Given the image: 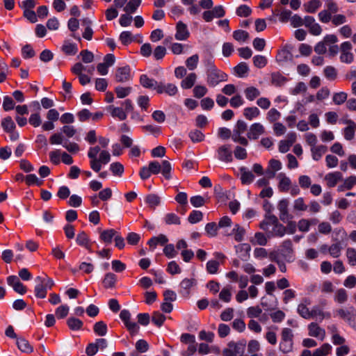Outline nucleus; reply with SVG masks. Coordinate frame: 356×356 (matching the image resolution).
I'll list each match as a JSON object with an SVG mask.
<instances>
[{"instance_id":"obj_1","label":"nucleus","mask_w":356,"mask_h":356,"mask_svg":"<svg viewBox=\"0 0 356 356\" xmlns=\"http://www.w3.org/2000/svg\"><path fill=\"white\" fill-rule=\"evenodd\" d=\"M259 227L266 232L268 238L282 237L286 233V227L279 222L275 215H265Z\"/></svg>"},{"instance_id":"obj_2","label":"nucleus","mask_w":356,"mask_h":356,"mask_svg":"<svg viewBox=\"0 0 356 356\" xmlns=\"http://www.w3.org/2000/svg\"><path fill=\"white\" fill-rule=\"evenodd\" d=\"M90 159V165L92 170L99 172L102 169V165H106L111 160V154L106 150L100 151L99 146L90 147L88 152Z\"/></svg>"},{"instance_id":"obj_3","label":"nucleus","mask_w":356,"mask_h":356,"mask_svg":"<svg viewBox=\"0 0 356 356\" xmlns=\"http://www.w3.org/2000/svg\"><path fill=\"white\" fill-rule=\"evenodd\" d=\"M206 67L207 83L209 87H216L222 82L228 79V75L218 69L211 59L204 61Z\"/></svg>"},{"instance_id":"obj_4","label":"nucleus","mask_w":356,"mask_h":356,"mask_svg":"<svg viewBox=\"0 0 356 356\" xmlns=\"http://www.w3.org/2000/svg\"><path fill=\"white\" fill-rule=\"evenodd\" d=\"M293 349V333L291 329L284 327L281 332L279 350L284 354L292 352Z\"/></svg>"},{"instance_id":"obj_5","label":"nucleus","mask_w":356,"mask_h":356,"mask_svg":"<svg viewBox=\"0 0 356 356\" xmlns=\"http://www.w3.org/2000/svg\"><path fill=\"white\" fill-rule=\"evenodd\" d=\"M246 343L245 341L238 342L230 341L227 344V348L222 351L223 356H243Z\"/></svg>"},{"instance_id":"obj_6","label":"nucleus","mask_w":356,"mask_h":356,"mask_svg":"<svg viewBox=\"0 0 356 356\" xmlns=\"http://www.w3.org/2000/svg\"><path fill=\"white\" fill-rule=\"evenodd\" d=\"M335 316L346 321L349 325L356 327V311L353 307L348 308H339L335 310Z\"/></svg>"},{"instance_id":"obj_7","label":"nucleus","mask_w":356,"mask_h":356,"mask_svg":"<svg viewBox=\"0 0 356 356\" xmlns=\"http://www.w3.org/2000/svg\"><path fill=\"white\" fill-rule=\"evenodd\" d=\"M120 318L131 335L138 334L140 327L136 322L131 321V314L128 310L122 309L120 312Z\"/></svg>"},{"instance_id":"obj_8","label":"nucleus","mask_w":356,"mask_h":356,"mask_svg":"<svg viewBox=\"0 0 356 356\" xmlns=\"http://www.w3.org/2000/svg\"><path fill=\"white\" fill-rule=\"evenodd\" d=\"M226 14L224 7L221 5L213 7L211 10L203 12L202 17L206 22H211L214 18L223 17Z\"/></svg>"},{"instance_id":"obj_9","label":"nucleus","mask_w":356,"mask_h":356,"mask_svg":"<svg viewBox=\"0 0 356 356\" xmlns=\"http://www.w3.org/2000/svg\"><path fill=\"white\" fill-rule=\"evenodd\" d=\"M280 253L287 262H292L294 260V251L293 243L290 239L284 241L280 249Z\"/></svg>"},{"instance_id":"obj_10","label":"nucleus","mask_w":356,"mask_h":356,"mask_svg":"<svg viewBox=\"0 0 356 356\" xmlns=\"http://www.w3.org/2000/svg\"><path fill=\"white\" fill-rule=\"evenodd\" d=\"M353 46L348 41L343 42L340 45V60L345 63H351L354 60L353 54L351 52Z\"/></svg>"},{"instance_id":"obj_11","label":"nucleus","mask_w":356,"mask_h":356,"mask_svg":"<svg viewBox=\"0 0 356 356\" xmlns=\"http://www.w3.org/2000/svg\"><path fill=\"white\" fill-rule=\"evenodd\" d=\"M217 159L225 163H231L233 161L232 150L230 145H222L216 150Z\"/></svg>"},{"instance_id":"obj_12","label":"nucleus","mask_w":356,"mask_h":356,"mask_svg":"<svg viewBox=\"0 0 356 356\" xmlns=\"http://www.w3.org/2000/svg\"><path fill=\"white\" fill-rule=\"evenodd\" d=\"M289 200L286 198L280 200L277 203V209L279 211V217L280 220L286 222L293 218L292 215L289 212Z\"/></svg>"},{"instance_id":"obj_13","label":"nucleus","mask_w":356,"mask_h":356,"mask_svg":"<svg viewBox=\"0 0 356 356\" xmlns=\"http://www.w3.org/2000/svg\"><path fill=\"white\" fill-rule=\"evenodd\" d=\"M197 284V280L195 278H185L179 284V294L184 298H188L191 293V289Z\"/></svg>"},{"instance_id":"obj_14","label":"nucleus","mask_w":356,"mask_h":356,"mask_svg":"<svg viewBox=\"0 0 356 356\" xmlns=\"http://www.w3.org/2000/svg\"><path fill=\"white\" fill-rule=\"evenodd\" d=\"M308 334L323 341L326 336L325 330L316 322H312L307 325Z\"/></svg>"},{"instance_id":"obj_15","label":"nucleus","mask_w":356,"mask_h":356,"mask_svg":"<svg viewBox=\"0 0 356 356\" xmlns=\"http://www.w3.org/2000/svg\"><path fill=\"white\" fill-rule=\"evenodd\" d=\"M312 304V300L309 298H304L301 300L300 303L298 305V314L305 319L311 318V310L309 306Z\"/></svg>"},{"instance_id":"obj_16","label":"nucleus","mask_w":356,"mask_h":356,"mask_svg":"<svg viewBox=\"0 0 356 356\" xmlns=\"http://www.w3.org/2000/svg\"><path fill=\"white\" fill-rule=\"evenodd\" d=\"M131 79V68L129 66L126 65L121 67H118L115 74V80L116 82L123 83L129 81Z\"/></svg>"},{"instance_id":"obj_17","label":"nucleus","mask_w":356,"mask_h":356,"mask_svg":"<svg viewBox=\"0 0 356 356\" xmlns=\"http://www.w3.org/2000/svg\"><path fill=\"white\" fill-rule=\"evenodd\" d=\"M265 132L264 127L259 122L252 124L247 133V137L250 140H257Z\"/></svg>"},{"instance_id":"obj_18","label":"nucleus","mask_w":356,"mask_h":356,"mask_svg":"<svg viewBox=\"0 0 356 356\" xmlns=\"http://www.w3.org/2000/svg\"><path fill=\"white\" fill-rule=\"evenodd\" d=\"M277 179L279 180L277 188L282 193H287L291 186V181L285 173L280 172L277 175Z\"/></svg>"},{"instance_id":"obj_19","label":"nucleus","mask_w":356,"mask_h":356,"mask_svg":"<svg viewBox=\"0 0 356 356\" xmlns=\"http://www.w3.org/2000/svg\"><path fill=\"white\" fill-rule=\"evenodd\" d=\"M156 90L159 94L165 93L170 96H174L178 92L177 87L175 84H164L161 82L156 86Z\"/></svg>"},{"instance_id":"obj_20","label":"nucleus","mask_w":356,"mask_h":356,"mask_svg":"<svg viewBox=\"0 0 356 356\" xmlns=\"http://www.w3.org/2000/svg\"><path fill=\"white\" fill-rule=\"evenodd\" d=\"M190 36L186 24L181 21L177 22L176 25L175 38L177 40H186Z\"/></svg>"},{"instance_id":"obj_21","label":"nucleus","mask_w":356,"mask_h":356,"mask_svg":"<svg viewBox=\"0 0 356 356\" xmlns=\"http://www.w3.org/2000/svg\"><path fill=\"white\" fill-rule=\"evenodd\" d=\"M324 179L327 187L333 188L343 179V175L340 172L336 171L327 173Z\"/></svg>"},{"instance_id":"obj_22","label":"nucleus","mask_w":356,"mask_h":356,"mask_svg":"<svg viewBox=\"0 0 356 356\" xmlns=\"http://www.w3.org/2000/svg\"><path fill=\"white\" fill-rule=\"evenodd\" d=\"M292 58V54L287 46L283 47L277 54L276 60L280 64H283Z\"/></svg>"},{"instance_id":"obj_23","label":"nucleus","mask_w":356,"mask_h":356,"mask_svg":"<svg viewBox=\"0 0 356 356\" xmlns=\"http://www.w3.org/2000/svg\"><path fill=\"white\" fill-rule=\"evenodd\" d=\"M240 172L241 181L243 184L248 185L253 181L254 179V175L251 171L248 170L245 167H241L240 168Z\"/></svg>"},{"instance_id":"obj_24","label":"nucleus","mask_w":356,"mask_h":356,"mask_svg":"<svg viewBox=\"0 0 356 356\" xmlns=\"http://www.w3.org/2000/svg\"><path fill=\"white\" fill-rule=\"evenodd\" d=\"M116 234L117 232L113 229H106L101 232L99 238L101 241L108 245L112 243Z\"/></svg>"},{"instance_id":"obj_25","label":"nucleus","mask_w":356,"mask_h":356,"mask_svg":"<svg viewBox=\"0 0 356 356\" xmlns=\"http://www.w3.org/2000/svg\"><path fill=\"white\" fill-rule=\"evenodd\" d=\"M108 109L113 118H118L121 121L126 120L127 117L126 111H124L123 107H115L111 105Z\"/></svg>"},{"instance_id":"obj_26","label":"nucleus","mask_w":356,"mask_h":356,"mask_svg":"<svg viewBox=\"0 0 356 356\" xmlns=\"http://www.w3.org/2000/svg\"><path fill=\"white\" fill-rule=\"evenodd\" d=\"M261 114L259 109L256 106L246 107L243 111V115L248 120H252Z\"/></svg>"},{"instance_id":"obj_27","label":"nucleus","mask_w":356,"mask_h":356,"mask_svg":"<svg viewBox=\"0 0 356 356\" xmlns=\"http://www.w3.org/2000/svg\"><path fill=\"white\" fill-rule=\"evenodd\" d=\"M16 343L18 348L23 353H31L33 351V346L24 337L17 338Z\"/></svg>"},{"instance_id":"obj_28","label":"nucleus","mask_w":356,"mask_h":356,"mask_svg":"<svg viewBox=\"0 0 356 356\" xmlns=\"http://www.w3.org/2000/svg\"><path fill=\"white\" fill-rule=\"evenodd\" d=\"M197 80V75L194 72L188 74L181 82V87L183 89L191 88Z\"/></svg>"},{"instance_id":"obj_29","label":"nucleus","mask_w":356,"mask_h":356,"mask_svg":"<svg viewBox=\"0 0 356 356\" xmlns=\"http://www.w3.org/2000/svg\"><path fill=\"white\" fill-rule=\"evenodd\" d=\"M140 83L145 88L154 90H156V87L159 84L156 80L149 78L146 74H142L140 76Z\"/></svg>"},{"instance_id":"obj_30","label":"nucleus","mask_w":356,"mask_h":356,"mask_svg":"<svg viewBox=\"0 0 356 356\" xmlns=\"http://www.w3.org/2000/svg\"><path fill=\"white\" fill-rule=\"evenodd\" d=\"M168 241V238L164 234H159L158 236H154L148 241V245L152 248H155L157 245H163Z\"/></svg>"},{"instance_id":"obj_31","label":"nucleus","mask_w":356,"mask_h":356,"mask_svg":"<svg viewBox=\"0 0 356 356\" xmlns=\"http://www.w3.org/2000/svg\"><path fill=\"white\" fill-rule=\"evenodd\" d=\"M76 241L78 245L86 248L90 251L91 250V244L90 243L89 238L86 232H81L79 233L76 236Z\"/></svg>"},{"instance_id":"obj_32","label":"nucleus","mask_w":356,"mask_h":356,"mask_svg":"<svg viewBox=\"0 0 356 356\" xmlns=\"http://www.w3.org/2000/svg\"><path fill=\"white\" fill-rule=\"evenodd\" d=\"M287 79L280 72H275L271 74V83L277 87H280L285 84Z\"/></svg>"},{"instance_id":"obj_33","label":"nucleus","mask_w":356,"mask_h":356,"mask_svg":"<svg viewBox=\"0 0 356 356\" xmlns=\"http://www.w3.org/2000/svg\"><path fill=\"white\" fill-rule=\"evenodd\" d=\"M327 150V147L323 145L312 147L311 152L313 159L315 161H319Z\"/></svg>"},{"instance_id":"obj_34","label":"nucleus","mask_w":356,"mask_h":356,"mask_svg":"<svg viewBox=\"0 0 356 356\" xmlns=\"http://www.w3.org/2000/svg\"><path fill=\"white\" fill-rule=\"evenodd\" d=\"M116 281V275L112 273H108L105 275L102 284L104 288L111 289L115 287Z\"/></svg>"},{"instance_id":"obj_35","label":"nucleus","mask_w":356,"mask_h":356,"mask_svg":"<svg viewBox=\"0 0 356 356\" xmlns=\"http://www.w3.org/2000/svg\"><path fill=\"white\" fill-rule=\"evenodd\" d=\"M332 350V346L328 343H325L314 351L312 356H327L331 353Z\"/></svg>"},{"instance_id":"obj_36","label":"nucleus","mask_w":356,"mask_h":356,"mask_svg":"<svg viewBox=\"0 0 356 356\" xmlns=\"http://www.w3.org/2000/svg\"><path fill=\"white\" fill-rule=\"evenodd\" d=\"M322 3L319 0H311L304 4V8L306 13H314L321 6Z\"/></svg>"},{"instance_id":"obj_37","label":"nucleus","mask_w":356,"mask_h":356,"mask_svg":"<svg viewBox=\"0 0 356 356\" xmlns=\"http://www.w3.org/2000/svg\"><path fill=\"white\" fill-rule=\"evenodd\" d=\"M355 185L356 176L351 175L344 179L343 184L339 187L338 190L339 191H342L343 190H350Z\"/></svg>"},{"instance_id":"obj_38","label":"nucleus","mask_w":356,"mask_h":356,"mask_svg":"<svg viewBox=\"0 0 356 356\" xmlns=\"http://www.w3.org/2000/svg\"><path fill=\"white\" fill-rule=\"evenodd\" d=\"M94 332L100 337L105 336L107 333L108 328L106 324L102 321H98L93 326Z\"/></svg>"},{"instance_id":"obj_39","label":"nucleus","mask_w":356,"mask_h":356,"mask_svg":"<svg viewBox=\"0 0 356 356\" xmlns=\"http://www.w3.org/2000/svg\"><path fill=\"white\" fill-rule=\"evenodd\" d=\"M244 93L246 99L249 101L254 100L261 94L259 90L253 86L246 88L244 90Z\"/></svg>"},{"instance_id":"obj_40","label":"nucleus","mask_w":356,"mask_h":356,"mask_svg":"<svg viewBox=\"0 0 356 356\" xmlns=\"http://www.w3.org/2000/svg\"><path fill=\"white\" fill-rule=\"evenodd\" d=\"M342 246L340 242H337L329 246L328 253L333 258H338L341 254Z\"/></svg>"},{"instance_id":"obj_41","label":"nucleus","mask_w":356,"mask_h":356,"mask_svg":"<svg viewBox=\"0 0 356 356\" xmlns=\"http://www.w3.org/2000/svg\"><path fill=\"white\" fill-rule=\"evenodd\" d=\"M61 49L67 55H75L78 51L76 45L68 41L64 42Z\"/></svg>"},{"instance_id":"obj_42","label":"nucleus","mask_w":356,"mask_h":356,"mask_svg":"<svg viewBox=\"0 0 356 356\" xmlns=\"http://www.w3.org/2000/svg\"><path fill=\"white\" fill-rule=\"evenodd\" d=\"M254 245H266L268 242L267 237L262 232H257L254 238L250 241Z\"/></svg>"},{"instance_id":"obj_43","label":"nucleus","mask_w":356,"mask_h":356,"mask_svg":"<svg viewBox=\"0 0 356 356\" xmlns=\"http://www.w3.org/2000/svg\"><path fill=\"white\" fill-rule=\"evenodd\" d=\"M1 127L4 131L10 132L13 129H15V124L12 118L8 116L2 120Z\"/></svg>"},{"instance_id":"obj_44","label":"nucleus","mask_w":356,"mask_h":356,"mask_svg":"<svg viewBox=\"0 0 356 356\" xmlns=\"http://www.w3.org/2000/svg\"><path fill=\"white\" fill-rule=\"evenodd\" d=\"M149 207L155 209L160 204V197L155 194H149L145 199Z\"/></svg>"},{"instance_id":"obj_45","label":"nucleus","mask_w":356,"mask_h":356,"mask_svg":"<svg viewBox=\"0 0 356 356\" xmlns=\"http://www.w3.org/2000/svg\"><path fill=\"white\" fill-rule=\"evenodd\" d=\"M67 324L68 327L72 330H79L81 329L83 325L82 321L74 317L69 318L67 319Z\"/></svg>"},{"instance_id":"obj_46","label":"nucleus","mask_w":356,"mask_h":356,"mask_svg":"<svg viewBox=\"0 0 356 356\" xmlns=\"http://www.w3.org/2000/svg\"><path fill=\"white\" fill-rule=\"evenodd\" d=\"M142 0H129L124 10L127 13H134L141 3Z\"/></svg>"},{"instance_id":"obj_47","label":"nucleus","mask_w":356,"mask_h":356,"mask_svg":"<svg viewBox=\"0 0 356 356\" xmlns=\"http://www.w3.org/2000/svg\"><path fill=\"white\" fill-rule=\"evenodd\" d=\"M161 165V172L162 175L166 179H170L171 178L170 172L172 170V166L170 163L167 160H163Z\"/></svg>"},{"instance_id":"obj_48","label":"nucleus","mask_w":356,"mask_h":356,"mask_svg":"<svg viewBox=\"0 0 356 356\" xmlns=\"http://www.w3.org/2000/svg\"><path fill=\"white\" fill-rule=\"evenodd\" d=\"M232 234L234 235V239L240 242L243 241L245 231L243 227H241L238 224H236L232 230Z\"/></svg>"},{"instance_id":"obj_49","label":"nucleus","mask_w":356,"mask_h":356,"mask_svg":"<svg viewBox=\"0 0 356 356\" xmlns=\"http://www.w3.org/2000/svg\"><path fill=\"white\" fill-rule=\"evenodd\" d=\"M232 287L227 286L224 287L219 293V298L225 302H229L232 298Z\"/></svg>"},{"instance_id":"obj_50","label":"nucleus","mask_w":356,"mask_h":356,"mask_svg":"<svg viewBox=\"0 0 356 356\" xmlns=\"http://www.w3.org/2000/svg\"><path fill=\"white\" fill-rule=\"evenodd\" d=\"M348 263L351 266H356V249L348 248L346 252Z\"/></svg>"},{"instance_id":"obj_51","label":"nucleus","mask_w":356,"mask_h":356,"mask_svg":"<svg viewBox=\"0 0 356 356\" xmlns=\"http://www.w3.org/2000/svg\"><path fill=\"white\" fill-rule=\"evenodd\" d=\"M35 296L38 298L43 299L47 296V289L41 282H38L34 289Z\"/></svg>"},{"instance_id":"obj_52","label":"nucleus","mask_w":356,"mask_h":356,"mask_svg":"<svg viewBox=\"0 0 356 356\" xmlns=\"http://www.w3.org/2000/svg\"><path fill=\"white\" fill-rule=\"evenodd\" d=\"M198 63L199 56L194 54L186 59V65L189 70H194L197 68Z\"/></svg>"},{"instance_id":"obj_53","label":"nucleus","mask_w":356,"mask_h":356,"mask_svg":"<svg viewBox=\"0 0 356 356\" xmlns=\"http://www.w3.org/2000/svg\"><path fill=\"white\" fill-rule=\"evenodd\" d=\"M188 136L193 143H199L203 141L205 137L204 134L197 129L192 130L190 131Z\"/></svg>"},{"instance_id":"obj_54","label":"nucleus","mask_w":356,"mask_h":356,"mask_svg":"<svg viewBox=\"0 0 356 356\" xmlns=\"http://www.w3.org/2000/svg\"><path fill=\"white\" fill-rule=\"evenodd\" d=\"M235 74L239 77H243L248 72V66L245 63H240L234 67Z\"/></svg>"},{"instance_id":"obj_55","label":"nucleus","mask_w":356,"mask_h":356,"mask_svg":"<svg viewBox=\"0 0 356 356\" xmlns=\"http://www.w3.org/2000/svg\"><path fill=\"white\" fill-rule=\"evenodd\" d=\"M325 76L330 81H334L337 77V71L333 66H327L323 70Z\"/></svg>"},{"instance_id":"obj_56","label":"nucleus","mask_w":356,"mask_h":356,"mask_svg":"<svg viewBox=\"0 0 356 356\" xmlns=\"http://www.w3.org/2000/svg\"><path fill=\"white\" fill-rule=\"evenodd\" d=\"M233 38L238 42H245L249 38V33L243 30H236L233 32Z\"/></svg>"},{"instance_id":"obj_57","label":"nucleus","mask_w":356,"mask_h":356,"mask_svg":"<svg viewBox=\"0 0 356 356\" xmlns=\"http://www.w3.org/2000/svg\"><path fill=\"white\" fill-rule=\"evenodd\" d=\"M165 321V316L159 312H154L152 314V321L158 327H161Z\"/></svg>"},{"instance_id":"obj_58","label":"nucleus","mask_w":356,"mask_h":356,"mask_svg":"<svg viewBox=\"0 0 356 356\" xmlns=\"http://www.w3.org/2000/svg\"><path fill=\"white\" fill-rule=\"evenodd\" d=\"M193 92L195 97L200 99L208 92V89L204 86L197 85L194 87Z\"/></svg>"},{"instance_id":"obj_59","label":"nucleus","mask_w":356,"mask_h":356,"mask_svg":"<svg viewBox=\"0 0 356 356\" xmlns=\"http://www.w3.org/2000/svg\"><path fill=\"white\" fill-rule=\"evenodd\" d=\"M348 97L347 93L345 92H335L332 97V101L336 105H341L343 104Z\"/></svg>"},{"instance_id":"obj_60","label":"nucleus","mask_w":356,"mask_h":356,"mask_svg":"<svg viewBox=\"0 0 356 356\" xmlns=\"http://www.w3.org/2000/svg\"><path fill=\"white\" fill-rule=\"evenodd\" d=\"M348 300L347 292L344 289H339L335 293L334 300L338 303L342 304Z\"/></svg>"},{"instance_id":"obj_61","label":"nucleus","mask_w":356,"mask_h":356,"mask_svg":"<svg viewBox=\"0 0 356 356\" xmlns=\"http://www.w3.org/2000/svg\"><path fill=\"white\" fill-rule=\"evenodd\" d=\"M110 170L113 175L121 177L124 172V166L119 162H114L110 165Z\"/></svg>"},{"instance_id":"obj_62","label":"nucleus","mask_w":356,"mask_h":356,"mask_svg":"<svg viewBox=\"0 0 356 356\" xmlns=\"http://www.w3.org/2000/svg\"><path fill=\"white\" fill-rule=\"evenodd\" d=\"M63 147L72 154H76L80 150L79 145L77 143L69 142L68 140H65L63 144Z\"/></svg>"},{"instance_id":"obj_63","label":"nucleus","mask_w":356,"mask_h":356,"mask_svg":"<svg viewBox=\"0 0 356 356\" xmlns=\"http://www.w3.org/2000/svg\"><path fill=\"white\" fill-rule=\"evenodd\" d=\"M281 117V113L276 108H270L267 114L266 119L270 122H274L278 120Z\"/></svg>"},{"instance_id":"obj_64","label":"nucleus","mask_w":356,"mask_h":356,"mask_svg":"<svg viewBox=\"0 0 356 356\" xmlns=\"http://www.w3.org/2000/svg\"><path fill=\"white\" fill-rule=\"evenodd\" d=\"M163 220L167 225H179L181 222L180 218L174 213H167Z\"/></svg>"}]
</instances>
